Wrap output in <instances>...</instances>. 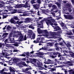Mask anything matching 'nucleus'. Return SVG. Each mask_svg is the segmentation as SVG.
Returning a JSON list of instances; mask_svg holds the SVG:
<instances>
[{"label":"nucleus","instance_id":"obj_37","mask_svg":"<svg viewBox=\"0 0 74 74\" xmlns=\"http://www.w3.org/2000/svg\"><path fill=\"white\" fill-rule=\"evenodd\" d=\"M50 71L51 72H52V71H56V69L53 68H50Z\"/></svg>","mask_w":74,"mask_h":74},{"label":"nucleus","instance_id":"obj_30","mask_svg":"<svg viewBox=\"0 0 74 74\" xmlns=\"http://www.w3.org/2000/svg\"><path fill=\"white\" fill-rule=\"evenodd\" d=\"M59 44L58 43H55V45H54V47L55 48L57 47H59Z\"/></svg>","mask_w":74,"mask_h":74},{"label":"nucleus","instance_id":"obj_31","mask_svg":"<svg viewBox=\"0 0 74 74\" xmlns=\"http://www.w3.org/2000/svg\"><path fill=\"white\" fill-rule=\"evenodd\" d=\"M39 5L40 4L37 5V4H36V5H33V6L34 7V8H36V9H37V6L39 7Z\"/></svg>","mask_w":74,"mask_h":74},{"label":"nucleus","instance_id":"obj_21","mask_svg":"<svg viewBox=\"0 0 74 74\" xmlns=\"http://www.w3.org/2000/svg\"><path fill=\"white\" fill-rule=\"evenodd\" d=\"M69 74H74V69H71L69 70Z\"/></svg>","mask_w":74,"mask_h":74},{"label":"nucleus","instance_id":"obj_14","mask_svg":"<svg viewBox=\"0 0 74 74\" xmlns=\"http://www.w3.org/2000/svg\"><path fill=\"white\" fill-rule=\"evenodd\" d=\"M65 7L66 8H71L72 7V6L71 5V4L70 3H66L65 5Z\"/></svg>","mask_w":74,"mask_h":74},{"label":"nucleus","instance_id":"obj_40","mask_svg":"<svg viewBox=\"0 0 74 74\" xmlns=\"http://www.w3.org/2000/svg\"><path fill=\"white\" fill-rule=\"evenodd\" d=\"M4 42H5V44H7V43H9V41H8V39H6L4 41Z\"/></svg>","mask_w":74,"mask_h":74},{"label":"nucleus","instance_id":"obj_25","mask_svg":"<svg viewBox=\"0 0 74 74\" xmlns=\"http://www.w3.org/2000/svg\"><path fill=\"white\" fill-rule=\"evenodd\" d=\"M52 8L53 10H55L57 9V6L55 5H53L52 6Z\"/></svg>","mask_w":74,"mask_h":74},{"label":"nucleus","instance_id":"obj_53","mask_svg":"<svg viewBox=\"0 0 74 74\" xmlns=\"http://www.w3.org/2000/svg\"><path fill=\"white\" fill-rule=\"evenodd\" d=\"M63 29H67V27L66 26H64V27H63Z\"/></svg>","mask_w":74,"mask_h":74},{"label":"nucleus","instance_id":"obj_20","mask_svg":"<svg viewBox=\"0 0 74 74\" xmlns=\"http://www.w3.org/2000/svg\"><path fill=\"white\" fill-rule=\"evenodd\" d=\"M38 28H39V29H40L41 28H43V26H42V25H41V24H38Z\"/></svg>","mask_w":74,"mask_h":74},{"label":"nucleus","instance_id":"obj_2","mask_svg":"<svg viewBox=\"0 0 74 74\" xmlns=\"http://www.w3.org/2000/svg\"><path fill=\"white\" fill-rule=\"evenodd\" d=\"M56 22L55 19H53V17L51 16L48 17L47 19V21L46 23L48 26L50 25H53V24Z\"/></svg>","mask_w":74,"mask_h":74},{"label":"nucleus","instance_id":"obj_43","mask_svg":"<svg viewBox=\"0 0 74 74\" xmlns=\"http://www.w3.org/2000/svg\"><path fill=\"white\" fill-rule=\"evenodd\" d=\"M61 26L62 27H63L64 26V23H63V22H61Z\"/></svg>","mask_w":74,"mask_h":74},{"label":"nucleus","instance_id":"obj_6","mask_svg":"<svg viewBox=\"0 0 74 74\" xmlns=\"http://www.w3.org/2000/svg\"><path fill=\"white\" fill-rule=\"evenodd\" d=\"M36 65L38 67H39V68H40V70L45 69L44 67L42 66H43V64H42V62H40L38 61L37 62Z\"/></svg>","mask_w":74,"mask_h":74},{"label":"nucleus","instance_id":"obj_44","mask_svg":"<svg viewBox=\"0 0 74 74\" xmlns=\"http://www.w3.org/2000/svg\"><path fill=\"white\" fill-rule=\"evenodd\" d=\"M33 62L34 63H37V60L35 59H33Z\"/></svg>","mask_w":74,"mask_h":74},{"label":"nucleus","instance_id":"obj_48","mask_svg":"<svg viewBox=\"0 0 74 74\" xmlns=\"http://www.w3.org/2000/svg\"><path fill=\"white\" fill-rule=\"evenodd\" d=\"M39 72L41 74H47V73H44V72H42V71H39Z\"/></svg>","mask_w":74,"mask_h":74},{"label":"nucleus","instance_id":"obj_58","mask_svg":"<svg viewBox=\"0 0 74 74\" xmlns=\"http://www.w3.org/2000/svg\"><path fill=\"white\" fill-rule=\"evenodd\" d=\"M34 43H36V44H37V43H38V42L37 41V40H34Z\"/></svg>","mask_w":74,"mask_h":74},{"label":"nucleus","instance_id":"obj_12","mask_svg":"<svg viewBox=\"0 0 74 74\" xmlns=\"http://www.w3.org/2000/svg\"><path fill=\"white\" fill-rule=\"evenodd\" d=\"M19 64H21L25 67H28V66H29L28 65L26 64L25 63V62H20Z\"/></svg>","mask_w":74,"mask_h":74},{"label":"nucleus","instance_id":"obj_32","mask_svg":"<svg viewBox=\"0 0 74 74\" xmlns=\"http://www.w3.org/2000/svg\"><path fill=\"white\" fill-rule=\"evenodd\" d=\"M11 28V27L9 25H8L6 28V29L7 30H10Z\"/></svg>","mask_w":74,"mask_h":74},{"label":"nucleus","instance_id":"obj_33","mask_svg":"<svg viewBox=\"0 0 74 74\" xmlns=\"http://www.w3.org/2000/svg\"><path fill=\"white\" fill-rule=\"evenodd\" d=\"M56 65H57V64L56 63H55L53 65H50V66L51 67H56V66H56Z\"/></svg>","mask_w":74,"mask_h":74},{"label":"nucleus","instance_id":"obj_5","mask_svg":"<svg viewBox=\"0 0 74 74\" xmlns=\"http://www.w3.org/2000/svg\"><path fill=\"white\" fill-rule=\"evenodd\" d=\"M30 6L28 5V2H26L25 4H20L16 6L17 8H21L22 7H24V8H27L28 7H30Z\"/></svg>","mask_w":74,"mask_h":74},{"label":"nucleus","instance_id":"obj_3","mask_svg":"<svg viewBox=\"0 0 74 74\" xmlns=\"http://www.w3.org/2000/svg\"><path fill=\"white\" fill-rule=\"evenodd\" d=\"M58 58H60L62 56L61 53H59L58 51H53L51 53L50 57L52 58H55L57 57V56Z\"/></svg>","mask_w":74,"mask_h":74},{"label":"nucleus","instance_id":"obj_55","mask_svg":"<svg viewBox=\"0 0 74 74\" xmlns=\"http://www.w3.org/2000/svg\"><path fill=\"white\" fill-rule=\"evenodd\" d=\"M31 2L32 4H34V3H35V2H34V0L31 1Z\"/></svg>","mask_w":74,"mask_h":74},{"label":"nucleus","instance_id":"obj_49","mask_svg":"<svg viewBox=\"0 0 74 74\" xmlns=\"http://www.w3.org/2000/svg\"><path fill=\"white\" fill-rule=\"evenodd\" d=\"M68 11H69V12H71L72 11V10L71 8H69L68 9Z\"/></svg>","mask_w":74,"mask_h":74},{"label":"nucleus","instance_id":"obj_34","mask_svg":"<svg viewBox=\"0 0 74 74\" xmlns=\"http://www.w3.org/2000/svg\"><path fill=\"white\" fill-rule=\"evenodd\" d=\"M64 59V57H63L62 56L61 57H60V60H63Z\"/></svg>","mask_w":74,"mask_h":74},{"label":"nucleus","instance_id":"obj_36","mask_svg":"<svg viewBox=\"0 0 74 74\" xmlns=\"http://www.w3.org/2000/svg\"><path fill=\"white\" fill-rule=\"evenodd\" d=\"M29 28H30L31 29H33L34 30V27L32 25H30L29 26Z\"/></svg>","mask_w":74,"mask_h":74},{"label":"nucleus","instance_id":"obj_61","mask_svg":"<svg viewBox=\"0 0 74 74\" xmlns=\"http://www.w3.org/2000/svg\"><path fill=\"white\" fill-rule=\"evenodd\" d=\"M7 18V16L3 15V19H4V18Z\"/></svg>","mask_w":74,"mask_h":74},{"label":"nucleus","instance_id":"obj_24","mask_svg":"<svg viewBox=\"0 0 74 74\" xmlns=\"http://www.w3.org/2000/svg\"><path fill=\"white\" fill-rule=\"evenodd\" d=\"M66 35H68L69 36H70V35H73V33H72V32H66Z\"/></svg>","mask_w":74,"mask_h":74},{"label":"nucleus","instance_id":"obj_8","mask_svg":"<svg viewBox=\"0 0 74 74\" xmlns=\"http://www.w3.org/2000/svg\"><path fill=\"white\" fill-rule=\"evenodd\" d=\"M64 16L66 19H73L74 18L73 16L71 14L65 15Z\"/></svg>","mask_w":74,"mask_h":74},{"label":"nucleus","instance_id":"obj_38","mask_svg":"<svg viewBox=\"0 0 74 74\" xmlns=\"http://www.w3.org/2000/svg\"><path fill=\"white\" fill-rule=\"evenodd\" d=\"M47 45L48 46H51V47L53 46V44L52 43H48Z\"/></svg>","mask_w":74,"mask_h":74},{"label":"nucleus","instance_id":"obj_59","mask_svg":"<svg viewBox=\"0 0 74 74\" xmlns=\"http://www.w3.org/2000/svg\"><path fill=\"white\" fill-rule=\"evenodd\" d=\"M54 74H62V73H60L59 72H58L57 73H54Z\"/></svg>","mask_w":74,"mask_h":74},{"label":"nucleus","instance_id":"obj_10","mask_svg":"<svg viewBox=\"0 0 74 74\" xmlns=\"http://www.w3.org/2000/svg\"><path fill=\"white\" fill-rule=\"evenodd\" d=\"M56 41V42H59V41H60V42H63V43H64V44H65V43L66 42L64 41V40H63V39L61 37H60L59 38L57 39Z\"/></svg>","mask_w":74,"mask_h":74},{"label":"nucleus","instance_id":"obj_47","mask_svg":"<svg viewBox=\"0 0 74 74\" xmlns=\"http://www.w3.org/2000/svg\"><path fill=\"white\" fill-rule=\"evenodd\" d=\"M52 3H50V4H49L48 5V7H49L50 8H51L52 7Z\"/></svg>","mask_w":74,"mask_h":74},{"label":"nucleus","instance_id":"obj_26","mask_svg":"<svg viewBox=\"0 0 74 74\" xmlns=\"http://www.w3.org/2000/svg\"><path fill=\"white\" fill-rule=\"evenodd\" d=\"M10 22L11 23H15V21H14V19H11L10 21Z\"/></svg>","mask_w":74,"mask_h":74},{"label":"nucleus","instance_id":"obj_54","mask_svg":"<svg viewBox=\"0 0 74 74\" xmlns=\"http://www.w3.org/2000/svg\"><path fill=\"white\" fill-rule=\"evenodd\" d=\"M27 58H28V57H26V60H27V63H29V59H28Z\"/></svg>","mask_w":74,"mask_h":74},{"label":"nucleus","instance_id":"obj_46","mask_svg":"<svg viewBox=\"0 0 74 74\" xmlns=\"http://www.w3.org/2000/svg\"><path fill=\"white\" fill-rule=\"evenodd\" d=\"M16 11H17V10H15L14 11H13L12 12V14H15V13H16Z\"/></svg>","mask_w":74,"mask_h":74},{"label":"nucleus","instance_id":"obj_13","mask_svg":"<svg viewBox=\"0 0 74 74\" xmlns=\"http://www.w3.org/2000/svg\"><path fill=\"white\" fill-rule=\"evenodd\" d=\"M45 62L47 64H51L52 63V61L49 59H47V60H45Z\"/></svg>","mask_w":74,"mask_h":74},{"label":"nucleus","instance_id":"obj_17","mask_svg":"<svg viewBox=\"0 0 74 74\" xmlns=\"http://www.w3.org/2000/svg\"><path fill=\"white\" fill-rule=\"evenodd\" d=\"M66 64H69L68 65L69 66H73V64L72 63V62L71 61H68L66 62Z\"/></svg>","mask_w":74,"mask_h":74},{"label":"nucleus","instance_id":"obj_23","mask_svg":"<svg viewBox=\"0 0 74 74\" xmlns=\"http://www.w3.org/2000/svg\"><path fill=\"white\" fill-rule=\"evenodd\" d=\"M42 33H43V34H48L49 33H48V32L47 31V30H43V32Z\"/></svg>","mask_w":74,"mask_h":74},{"label":"nucleus","instance_id":"obj_16","mask_svg":"<svg viewBox=\"0 0 74 74\" xmlns=\"http://www.w3.org/2000/svg\"><path fill=\"white\" fill-rule=\"evenodd\" d=\"M37 32L39 34H41V33H42V32H43V31L42 30L40 29V28H37Z\"/></svg>","mask_w":74,"mask_h":74},{"label":"nucleus","instance_id":"obj_28","mask_svg":"<svg viewBox=\"0 0 74 74\" xmlns=\"http://www.w3.org/2000/svg\"><path fill=\"white\" fill-rule=\"evenodd\" d=\"M19 36H20V37L21 39H22L23 38V35L21 33H20V34H18Z\"/></svg>","mask_w":74,"mask_h":74},{"label":"nucleus","instance_id":"obj_50","mask_svg":"<svg viewBox=\"0 0 74 74\" xmlns=\"http://www.w3.org/2000/svg\"><path fill=\"white\" fill-rule=\"evenodd\" d=\"M38 54L39 55H44V53L41 52H40L38 53Z\"/></svg>","mask_w":74,"mask_h":74},{"label":"nucleus","instance_id":"obj_27","mask_svg":"<svg viewBox=\"0 0 74 74\" xmlns=\"http://www.w3.org/2000/svg\"><path fill=\"white\" fill-rule=\"evenodd\" d=\"M55 49L56 51H60V50L61 49V48L59 47V46H58V47H57L55 48Z\"/></svg>","mask_w":74,"mask_h":74},{"label":"nucleus","instance_id":"obj_60","mask_svg":"<svg viewBox=\"0 0 74 74\" xmlns=\"http://www.w3.org/2000/svg\"><path fill=\"white\" fill-rule=\"evenodd\" d=\"M38 12H37V15H38L39 16H40V11L38 10Z\"/></svg>","mask_w":74,"mask_h":74},{"label":"nucleus","instance_id":"obj_39","mask_svg":"<svg viewBox=\"0 0 74 74\" xmlns=\"http://www.w3.org/2000/svg\"><path fill=\"white\" fill-rule=\"evenodd\" d=\"M8 34V33H5L3 34V36H5V37H7V36Z\"/></svg>","mask_w":74,"mask_h":74},{"label":"nucleus","instance_id":"obj_4","mask_svg":"<svg viewBox=\"0 0 74 74\" xmlns=\"http://www.w3.org/2000/svg\"><path fill=\"white\" fill-rule=\"evenodd\" d=\"M58 25L57 24V23L56 22L53 23L52 25H51L53 27L54 30V31L55 32H56V31L60 30H61V29L60 28V27H59V26H57Z\"/></svg>","mask_w":74,"mask_h":74},{"label":"nucleus","instance_id":"obj_57","mask_svg":"<svg viewBox=\"0 0 74 74\" xmlns=\"http://www.w3.org/2000/svg\"><path fill=\"white\" fill-rule=\"evenodd\" d=\"M25 54L26 55H27V56H29V55H30V53L29 52H27V53H26Z\"/></svg>","mask_w":74,"mask_h":74},{"label":"nucleus","instance_id":"obj_41","mask_svg":"<svg viewBox=\"0 0 74 74\" xmlns=\"http://www.w3.org/2000/svg\"><path fill=\"white\" fill-rule=\"evenodd\" d=\"M13 19H15V20H19V18H18L17 16H15L14 17Z\"/></svg>","mask_w":74,"mask_h":74},{"label":"nucleus","instance_id":"obj_1","mask_svg":"<svg viewBox=\"0 0 74 74\" xmlns=\"http://www.w3.org/2000/svg\"><path fill=\"white\" fill-rule=\"evenodd\" d=\"M16 37V35L15 34H13L12 33H10V40L9 42L10 43H14L13 44V45L15 46V47H18L19 46V42H16L14 40V37Z\"/></svg>","mask_w":74,"mask_h":74},{"label":"nucleus","instance_id":"obj_51","mask_svg":"<svg viewBox=\"0 0 74 74\" xmlns=\"http://www.w3.org/2000/svg\"><path fill=\"white\" fill-rule=\"evenodd\" d=\"M37 3L39 4H40L41 3V0H37Z\"/></svg>","mask_w":74,"mask_h":74},{"label":"nucleus","instance_id":"obj_56","mask_svg":"<svg viewBox=\"0 0 74 74\" xmlns=\"http://www.w3.org/2000/svg\"><path fill=\"white\" fill-rule=\"evenodd\" d=\"M18 31H16L15 30H14L13 32V33L14 34H16V33H18Z\"/></svg>","mask_w":74,"mask_h":74},{"label":"nucleus","instance_id":"obj_45","mask_svg":"<svg viewBox=\"0 0 74 74\" xmlns=\"http://www.w3.org/2000/svg\"><path fill=\"white\" fill-rule=\"evenodd\" d=\"M65 52V53H70V52L71 51H70L67 50H65L64 51Z\"/></svg>","mask_w":74,"mask_h":74},{"label":"nucleus","instance_id":"obj_15","mask_svg":"<svg viewBox=\"0 0 74 74\" xmlns=\"http://www.w3.org/2000/svg\"><path fill=\"white\" fill-rule=\"evenodd\" d=\"M64 44L67 46L68 48H69V47H71V46L70 42H65Z\"/></svg>","mask_w":74,"mask_h":74},{"label":"nucleus","instance_id":"obj_63","mask_svg":"<svg viewBox=\"0 0 74 74\" xmlns=\"http://www.w3.org/2000/svg\"><path fill=\"white\" fill-rule=\"evenodd\" d=\"M17 60V59L15 58L13 59V62H16Z\"/></svg>","mask_w":74,"mask_h":74},{"label":"nucleus","instance_id":"obj_42","mask_svg":"<svg viewBox=\"0 0 74 74\" xmlns=\"http://www.w3.org/2000/svg\"><path fill=\"white\" fill-rule=\"evenodd\" d=\"M4 71V69H2V70H0V73L1 74H3V72Z\"/></svg>","mask_w":74,"mask_h":74},{"label":"nucleus","instance_id":"obj_52","mask_svg":"<svg viewBox=\"0 0 74 74\" xmlns=\"http://www.w3.org/2000/svg\"><path fill=\"white\" fill-rule=\"evenodd\" d=\"M32 38L33 40H34V38H35V35H34V34L33 35H32Z\"/></svg>","mask_w":74,"mask_h":74},{"label":"nucleus","instance_id":"obj_7","mask_svg":"<svg viewBox=\"0 0 74 74\" xmlns=\"http://www.w3.org/2000/svg\"><path fill=\"white\" fill-rule=\"evenodd\" d=\"M62 33V31H59L57 32H50V34L51 36H55V35H60Z\"/></svg>","mask_w":74,"mask_h":74},{"label":"nucleus","instance_id":"obj_18","mask_svg":"<svg viewBox=\"0 0 74 74\" xmlns=\"http://www.w3.org/2000/svg\"><path fill=\"white\" fill-rule=\"evenodd\" d=\"M8 67H9V68H10L9 69V70H10V72H15V70H14L13 69H14V68L13 67H12L11 66H9Z\"/></svg>","mask_w":74,"mask_h":74},{"label":"nucleus","instance_id":"obj_35","mask_svg":"<svg viewBox=\"0 0 74 74\" xmlns=\"http://www.w3.org/2000/svg\"><path fill=\"white\" fill-rule=\"evenodd\" d=\"M47 50V48L45 47H42V48L40 49L39 51H41V50Z\"/></svg>","mask_w":74,"mask_h":74},{"label":"nucleus","instance_id":"obj_62","mask_svg":"<svg viewBox=\"0 0 74 74\" xmlns=\"http://www.w3.org/2000/svg\"><path fill=\"white\" fill-rule=\"evenodd\" d=\"M23 60H24V61H26V57H25L24 58H23L22 59Z\"/></svg>","mask_w":74,"mask_h":74},{"label":"nucleus","instance_id":"obj_19","mask_svg":"<svg viewBox=\"0 0 74 74\" xmlns=\"http://www.w3.org/2000/svg\"><path fill=\"white\" fill-rule=\"evenodd\" d=\"M55 61L56 63H58V64H61L62 63V62H60V61H59V60H57L56 59H55Z\"/></svg>","mask_w":74,"mask_h":74},{"label":"nucleus","instance_id":"obj_9","mask_svg":"<svg viewBox=\"0 0 74 74\" xmlns=\"http://www.w3.org/2000/svg\"><path fill=\"white\" fill-rule=\"evenodd\" d=\"M5 52H6V50L5 49L3 50L2 51V54H1V55L0 54L1 57H0V58H3V57L4 56L5 58H7V56H8V55L7 54H5V53H6Z\"/></svg>","mask_w":74,"mask_h":74},{"label":"nucleus","instance_id":"obj_29","mask_svg":"<svg viewBox=\"0 0 74 74\" xmlns=\"http://www.w3.org/2000/svg\"><path fill=\"white\" fill-rule=\"evenodd\" d=\"M55 4H56V5H57L58 8H60V4L58 2L56 3Z\"/></svg>","mask_w":74,"mask_h":74},{"label":"nucleus","instance_id":"obj_64","mask_svg":"<svg viewBox=\"0 0 74 74\" xmlns=\"http://www.w3.org/2000/svg\"><path fill=\"white\" fill-rule=\"evenodd\" d=\"M13 52H18V50H17L16 49H14L13 50Z\"/></svg>","mask_w":74,"mask_h":74},{"label":"nucleus","instance_id":"obj_11","mask_svg":"<svg viewBox=\"0 0 74 74\" xmlns=\"http://www.w3.org/2000/svg\"><path fill=\"white\" fill-rule=\"evenodd\" d=\"M24 22L25 23H30L31 21V18H27L25 19Z\"/></svg>","mask_w":74,"mask_h":74},{"label":"nucleus","instance_id":"obj_22","mask_svg":"<svg viewBox=\"0 0 74 74\" xmlns=\"http://www.w3.org/2000/svg\"><path fill=\"white\" fill-rule=\"evenodd\" d=\"M69 55L71 57H72V58L74 57V53L70 51L69 53Z\"/></svg>","mask_w":74,"mask_h":74}]
</instances>
